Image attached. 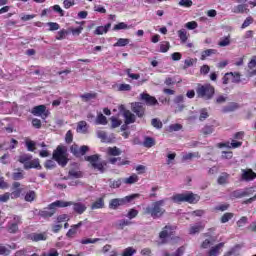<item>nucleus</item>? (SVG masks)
<instances>
[{
	"mask_svg": "<svg viewBox=\"0 0 256 256\" xmlns=\"http://www.w3.org/2000/svg\"><path fill=\"white\" fill-rule=\"evenodd\" d=\"M163 205H165V200L156 201L145 208V214L150 215L152 219H159L165 214Z\"/></svg>",
	"mask_w": 256,
	"mask_h": 256,
	"instance_id": "nucleus-1",
	"label": "nucleus"
},
{
	"mask_svg": "<svg viewBox=\"0 0 256 256\" xmlns=\"http://www.w3.org/2000/svg\"><path fill=\"white\" fill-rule=\"evenodd\" d=\"M199 199L201 197L197 194H194L193 192H186V193H181V194H174L171 197V200L174 203H190V204H195L199 203Z\"/></svg>",
	"mask_w": 256,
	"mask_h": 256,
	"instance_id": "nucleus-2",
	"label": "nucleus"
},
{
	"mask_svg": "<svg viewBox=\"0 0 256 256\" xmlns=\"http://www.w3.org/2000/svg\"><path fill=\"white\" fill-rule=\"evenodd\" d=\"M53 160L58 162V165H61V167H65L69 163L67 148L63 145L57 146L53 152Z\"/></svg>",
	"mask_w": 256,
	"mask_h": 256,
	"instance_id": "nucleus-3",
	"label": "nucleus"
},
{
	"mask_svg": "<svg viewBox=\"0 0 256 256\" xmlns=\"http://www.w3.org/2000/svg\"><path fill=\"white\" fill-rule=\"evenodd\" d=\"M196 94L200 99L209 101V99H213V95H215V87L211 84H198Z\"/></svg>",
	"mask_w": 256,
	"mask_h": 256,
	"instance_id": "nucleus-4",
	"label": "nucleus"
},
{
	"mask_svg": "<svg viewBox=\"0 0 256 256\" xmlns=\"http://www.w3.org/2000/svg\"><path fill=\"white\" fill-rule=\"evenodd\" d=\"M85 159L92 165L94 169H97L101 173H103L107 167V162L101 161L100 156L97 154L88 156Z\"/></svg>",
	"mask_w": 256,
	"mask_h": 256,
	"instance_id": "nucleus-5",
	"label": "nucleus"
},
{
	"mask_svg": "<svg viewBox=\"0 0 256 256\" xmlns=\"http://www.w3.org/2000/svg\"><path fill=\"white\" fill-rule=\"evenodd\" d=\"M139 194H132L130 196H126L124 198H116L112 199L109 203L110 209H117V207H121V205H125L126 203H131L134 199H138Z\"/></svg>",
	"mask_w": 256,
	"mask_h": 256,
	"instance_id": "nucleus-6",
	"label": "nucleus"
},
{
	"mask_svg": "<svg viewBox=\"0 0 256 256\" xmlns=\"http://www.w3.org/2000/svg\"><path fill=\"white\" fill-rule=\"evenodd\" d=\"M118 110L121 113V115H123L124 123H126V125H131L135 123L137 117L130 110H126L125 105H120L118 107Z\"/></svg>",
	"mask_w": 256,
	"mask_h": 256,
	"instance_id": "nucleus-7",
	"label": "nucleus"
},
{
	"mask_svg": "<svg viewBox=\"0 0 256 256\" xmlns=\"http://www.w3.org/2000/svg\"><path fill=\"white\" fill-rule=\"evenodd\" d=\"M175 229H177V227L175 226H171V225H166L163 230L159 233V238L161 239L160 244L163 245V243H166L165 239L167 237H171V235H173Z\"/></svg>",
	"mask_w": 256,
	"mask_h": 256,
	"instance_id": "nucleus-8",
	"label": "nucleus"
},
{
	"mask_svg": "<svg viewBox=\"0 0 256 256\" xmlns=\"http://www.w3.org/2000/svg\"><path fill=\"white\" fill-rule=\"evenodd\" d=\"M19 225H21V216H13V219L7 225L8 233H17Z\"/></svg>",
	"mask_w": 256,
	"mask_h": 256,
	"instance_id": "nucleus-9",
	"label": "nucleus"
},
{
	"mask_svg": "<svg viewBox=\"0 0 256 256\" xmlns=\"http://www.w3.org/2000/svg\"><path fill=\"white\" fill-rule=\"evenodd\" d=\"M255 75H256V56L251 58L246 68V77H248V79H250L251 77H255Z\"/></svg>",
	"mask_w": 256,
	"mask_h": 256,
	"instance_id": "nucleus-10",
	"label": "nucleus"
},
{
	"mask_svg": "<svg viewBox=\"0 0 256 256\" xmlns=\"http://www.w3.org/2000/svg\"><path fill=\"white\" fill-rule=\"evenodd\" d=\"M85 222H87V219H85V221H80L77 224L72 225L68 230V232L66 233V237H68L69 239H72V237H75L80 227H83V225H85Z\"/></svg>",
	"mask_w": 256,
	"mask_h": 256,
	"instance_id": "nucleus-11",
	"label": "nucleus"
},
{
	"mask_svg": "<svg viewBox=\"0 0 256 256\" xmlns=\"http://www.w3.org/2000/svg\"><path fill=\"white\" fill-rule=\"evenodd\" d=\"M21 187V183L14 182L12 184V192L10 193L11 199H19L21 197V193H23V188Z\"/></svg>",
	"mask_w": 256,
	"mask_h": 256,
	"instance_id": "nucleus-12",
	"label": "nucleus"
},
{
	"mask_svg": "<svg viewBox=\"0 0 256 256\" xmlns=\"http://www.w3.org/2000/svg\"><path fill=\"white\" fill-rule=\"evenodd\" d=\"M131 110L137 115V117H143V115H145V107H143L141 102L132 103Z\"/></svg>",
	"mask_w": 256,
	"mask_h": 256,
	"instance_id": "nucleus-13",
	"label": "nucleus"
},
{
	"mask_svg": "<svg viewBox=\"0 0 256 256\" xmlns=\"http://www.w3.org/2000/svg\"><path fill=\"white\" fill-rule=\"evenodd\" d=\"M241 171L242 181H253V179H256V173L252 169H242Z\"/></svg>",
	"mask_w": 256,
	"mask_h": 256,
	"instance_id": "nucleus-14",
	"label": "nucleus"
},
{
	"mask_svg": "<svg viewBox=\"0 0 256 256\" xmlns=\"http://www.w3.org/2000/svg\"><path fill=\"white\" fill-rule=\"evenodd\" d=\"M140 97H141L142 101H144L146 103V105H149V106L159 105L157 98L153 97L147 93L140 94Z\"/></svg>",
	"mask_w": 256,
	"mask_h": 256,
	"instance_id": "nucleus-15",
	"label": "nucleus"
},
{
	"mask_svg": "<svg viewBox=\"0 0 256 256\" xmlns=\"http://www.w3.org/2000/svg\"><path fill=\"white\" fill-rule=\"evenodd\" d=\"M47 107L45 105H39L32 109V115H35L36 117H41L42 119H45L47 117V114L45 113Z\"/></svg>",
	"mask_w": 256,
	"mask_h": 256,
	"instance_id": "nucleus-16",
	"label": "nucleus"
},
{
	"mask_svg": "<svg viewBox=\"0 0 256 256\" xmlns=\"http://www.w3.org/2000/svg\"><path fill=\"white\" fill-rule=\"evenodd\" d=\"M109 163H111L112 165H117L118 167H123V165H131V161L123 159L121 157L110 158Z\"/></svg>",
	"mask_w": 256,
	"mask_h": 256,
	"instance_id": "nucleus-17",
	"label": "nucleus"
},
{
	"mask_svg": "<svg viewBox=\"0 0 256 256\" xmlns=\"http://www.w3.org/2000/svg\"><path fill=\"white\" fill-rule=\"evenodd\" d=\"M73 211L78 215H83L84 212L87 211V206L81 202L74 203L73 202Z\"/></svg>",
	"mask_w": 256,
	"mask_h": 256,
	"instance_id": "nucleus-18",
	"label": "nucleus"
},
{
	"mask_svg": "<svg viewBox=\"0 0 256 256\" xmlns=\"http://www.w3.org/2000/svg\"><path fill=\"white\" fill-rule=\"evenodd\" d=\"M32 159H33V156L31 154H22L19 156L18 161L24 164V169H27V165H29Z\"/></svg>",
	"mask_w": 256,
	"mask_h": 256,
	"instance_id": "nucleus-19",
	"label": "nucleus"
},
{
	"mask_svg": "<svg viewBox=\"0 0 256 256\" xmlns=\"http://www.w3.org/2000/svg\"><path fill=\"white\" fill-rule=\"evenodd\" d=\"M215 245V239L213 237L206 238L200 245L201 249H210Z\"/></svg>",
	"mask_w": 256,
	"mask_h": 256,
	"instance_id": "nucleus-20",
	"label": "nucleus"
},
{
	"mask_svg": "<svg viewBox=\"0 0 256 256\" xmlns=\"http://www.w3.org/2000/svg\"><path fill=\"white\" fill-rule=\"evenodd\" d=\"M105 207V199L98 198L94 203L91 205L92 211H95L96 209H103Z\"/></svg>",
	"mask_w": 256,
	"mask_h": 256,
	"instance_id": "nucleus-21",
	"label": "nucleus"
},
{
	"mask_svg": "<svg viewBox=\"0 0 256 256\" xmlns=\"http://www.w3.org/2000/svg\"><path fill=\"white\" fill-rule=\"evenodd\" d=\"M109 29H111V23H108L105 26H98L94 33L95 35H103L104 33H107L109 31Z\"/></svg>",
	"mask_w": 256,
	"mask_h": 256,
	"instance_id": "nucleus-22",
	"label": "nucleus"
},
{
	"mask_svg": "<svg viewBox=\"0 0 256 256\" xmlns=\"http://www.w3.org/2000/svg\"><path fill=\"white\" fill-rule=\"evenodd\" d=\"M217 50L216 49H207L201 52V61H205L207 57H211V55H216Z\"/></svg>",
	"mask_w": 256,
	"mask_h": 256,
	"instance_id": "nucleus-23",
	"label": "nucleus"
},
{
	"mask_svg": "<svg viewBox=\"0 0 256 256\" xmlns=\"http://www.w3.org/2000/svg\"><path fill=\"white\" fill-rule=\"evenodd\" d=\"M199 157H201V156L199 155L198 152L184 153L182 155V161H191L192 159H195V158L199 159Z\"/></svg>",
	"mask_w": 256,
	"mask_h": 256,
	"instance_id": "nucleus-24",
	"label": "nucleus"
},
{
	"mask_svg": "<svg viewBox=\"0 0 256 256\" xmlns=\"http://www.w3.org/2000/svg\"><path fill=\"white\" fill-rule=\"evenodd\" d=\"M137 181H139L137 174H132L130 177L122 179V183L126 185H133V183H137Z\"/></svg>",
	"mask_w": 256,
	"mask_h": 256,
	"instance_id": "nucleus-25",
	"label": "nucleus"
},
{
	"mask_svg": "<svg viewBox=\"0 0 256 256\" xmlns=\"http://www.w3.org/2000/svg\"><path fill=\"white\" fill-rule=\"evenodd\" d=\"M26 169H41V164L39 162V158L30 160V162L28 164H26Z\"/></svg>",
	"mask_w": 256,
	"mask_h": 256,
	"instance_id": "nucleus-26",
	"label": "nucleus"
},
{
	"mask_svg": "<svg viewBox=\"0 0 256 256\" xmlns=\"http://www.w3.org/2000/svg\"><path fill=\"white\" fill-rule=\"evenodd\" d=\"M232 13H249V9L247 5L240 4L232 9Z\"/></svg>",
	"mask_w": 256,
	"mask_h": 256,
	"instance_id": "nucleus-27",
	"label": "nucleus"
},
{
	"mask_svg": "<svg viewBox=\"0 0 256 256\" xmlns=\"http://www.w3.org/2000/svg\"><path fill=\"white\" fill-rule=\"evenodd\" d=\"M24 199L28 203H33V201H35V199H37V193H35V191H33V190H30L26 193Z\"/></svg>",
	"mask_w": 256,
	"mask_h": 256,
	"instance_id": "nucleus-28",
	"label": "nucleus"
},
{
	"mask_svg": "<svg viewBox=\"0 0 256 256\" xmlns=\"http://www.w3.org/2000/svg\"><path fill=\"white\" fill-rule=\"evenodd\" d=\"M219 47H229L231 45V36H225L220 38V41L218 42Z\"/></svg>",
	"mask_w": 256,
	"mask_h": 256,
	"instance_id": "nucleus-29",
	"label": "nucleus"
},
{
	"mask_svg": "<svg viewBox=\"0 0 256 256\" xmlns=\"http://www.w3.org/2000/svg\"><path fill=\"white\" fill-rule=\"evenodd\" d=\"M248 195H251V189L237 190L234 192V197H237L238 199H241V197H247Z\"/></svg>",
	"mask_w": 256,
	"mask_h": 256,
	"instance_id": "nucleus-30",
	"label": "nucleus"
},
{
	"mask_svg": "<svg viewBox=\"0 0 256 256\" xmlns=\"http://www.w3.org/2000/svg\"><path fill=\"white\" fill-rule=\"evenodd\" d=\"M203 229H205V226H203L202 224L193 225L189 229V234L195 235V233H199L200 231H203Z\"/></svg>",
	"mask_w": 256,
	"mask_h": 256,
	"instance_id": "nucleus-31",
	"label": "nucleus"
},
{
	"mask_svg": "<svg viewBox=\"0 0 256 256\" xmlns=\"http://www.w3.org/2000/svg\"><path fill=\"white\" fill-rule=\"evenodd\" d=\"M87 129H89V127L87 126V122L85 121H80L78 122V126H77V133H87Z\"/></svg>",
	"mask_w": 256,
	"mask_h": 256,
	"instance_id": "nucleus-32",
	"label": "nucleus"
},
{
	"mask_svg": "<svg viewBox=\"0 0 256 256\" xmlns=\"http://www.w3.org/2000/svg\"><path fill=\"white\" fill-rule=\"evenodd\" d=\"M31 239L32 241H47V234L46 233L32 234Z\"/></svg>",
	"mask_w": 256,
	"mask_h": 256,
	"instance_id": "nucleus-33",
	"label": "nucleus"
},
{
	"mask_svg": "<svg viewBox=\"0 0 256 256\" xmlns=\"http://www.w3.org/2000/svg\"><path fill=\"white\" fill-rule=\"evenodd\" d=\"M197 63V58H187L184 60L183 69H189V67H193Z\"/></svg>",
	"mask_w": 256,
	"mask_h": 256,
	"instance_id": "nucleus-34",
	"label": "nucleus"
},
{
	"mask_svg": "<svg viewBox=\"0 0 256 256\" xmlns=\"http://www.w3.org/2000/svg\"><path fill=\"white\" fill-rule=\"evenodd\" d=\"M178 37H179L181 43H187V39H189V36L187 35V30H185V29L179 30Z\"/></svg>",
	"mask_w": 256,
	"mask_h": 256,
	"instance_id": "nucleus-35",
	"label": "nucleus"
},
{
	"mask_svg": "<svg viewBox=\"0 0 256 256\" xmlns=\"http://www.w3.org/2000/svg\"><path fill=\"white\" fill-rule=\"evenodd\" d=\"M53 205H56V207H71L73 205V202L69 201H63V200H57L55 202H53Z\"/></svg>",
	"mask_w": 256,
	"mask_h": 256,
	"instance_id": "nucleus-36",
	"label": "nucleus"
},
{
	"mask_svg": "<svg viewBox=\"0 0 256 256\" xmlns=\"http://www.w3.org/2000/svg\"><path fill=\"white\" fill-rule=\"evenodd\" d=\"M143 145H144L145 147H147L148 149H150V147H154V145H155V139H154V138H151V137H149V136H146V137L144 138Z\"/></svg>",
	"mask_w": 256,
	"mask_h": 256,
	"instance_id": "nucleus-37",
	"label": "nucleus"
},
{
	"mask_svg": "<svg viewBox=\"0 0 256 256\" xmlns=\"http://www.w3.org/2000/svg\"><path fill=\"white\" fill-rule=\"evenodd\" d=\"M107 153L108 155H112L113 157H119V155H121V149L117 147H110L107 149Z\"/></svg>",
	"mask_w": 256,
	"mask_h": 256,
	"instance_id": "nucleus-38",
	"label": "nucleus"
},
{
	"mask_svg": "<svg viewBox=\"0 0 256 256\" xmlns=\"http://www.w3.org/2000/svg\"><path fill=\"white\" fill-rule=\"evenodd\" d=\"M130 40L127 38H120L118 41L113 45L114 47H125L129 45Z\"/></svg>",
	"mask_w": 256,
	"mask_h": 256,
	"instance_id": "nucleus-39",
	"label": "nucleus"
},
{
	"mask_svg": "<svg viewBox=\"0 0 256 256\" xmlns=\"http://www.w3.org/2000/svg\"><path fill=\"white\" fill-rule=\"evenodd\" d=\"M101 241L99 238H84L80 241L82 245H89V244H95L97 242Z\"/></svg>",
	"mask_w": 256,
	"mask_h": 256,
	"instance_id": "nucleus-40",
	"label": "nucleus"
},
{
	"mask_svg": "<svg viewBox=\"0 0 256 256\" xmlns=\"http://www.w3.org/2000/svg\"><path fill=\"white\" fill-rule=\"evenodd\" d=\"M229 179V174L227 173H222L219 177H218V185H226L227 181Z\"/></svg>",
	"mask_w": 256,
	"mask_h": 256,
	"instance_id": "nucleus-41",
	"label": "nucleus"
},
{
	"mask_svg": "<svg viewBox=\"0 0 256 256\" xmlns=\"http://www.w3.org/2000/svg\"><path fill=\"white\" fill-rule=\"evenodd\" d=\"M96 125H107V117L103 114H99L95 120Z\"/></svg>",
	"mask_w": 256,
	"mask_h": 256,
	"instance_id": "nucleus-42",
	"label": "nucleus"
},
{
	"mask_svg": "<svg viewBox=\"0 0 256 256\" xmlns=\"http://www.w3.org/2000/svg\"><path fill=\"white\" fill-rule=\"evenodd\" d=\"M110 120H111L112 129H117V127H120V125L122 123L121 120L119 118L115 117V116H112L110 118Z\"/></svg>",
	"mask_w": 256,
	"mask_h": 256,
	"instance_id": "nucleus-43",
	"label": "nucleus"
},
{
	"mask_svg": "<svg viewBox=\"0 0 256 256\" xmlns=\"http://www.w3.org/2000/svg\"><path fill=\"white\" fill-rule=\"evenodd\" d=\"M239 249H240L239 246H235V247L232 248L230 251L226 252V253L224 254V256H239V255H240Z\"/></svg>",
	"mask_w": 256,
	"mask_h": 256,
	"instance_id": "nucleus-44",
	"label": "nucleus"
},
{
	"mask_svg": "<svg viewBox=\"0 0 256 256\" xmlns=\"http://www.w3.org/2000/svg\"><path fill=\"white\" fill-rule=\"evenodd\" d=\"M179 7H186V9H189L190 7H193V1L191 0H180L178 2Z\"/></svg>",
	"mask_w": 256,
	"mask_h": 256,
	"instance_id": "nucleus-45",
	"label": "nucleus"
},
{
	"mask_svg": "<svg viewBox=\"0 0 256 256\" xmlns=\"http://www.w3.org/2000/svg\"><path fill=\"white\" fill-rule=\"evenodd\" d=\"M152 127H155V129H163V122L157 118H153L151 120Z\"/></svg>",
	"mask_w": 256,
	"mask_h": 256,
	"instance_id": "nucleus-46",
	"label": "nucleus"
},
{
	"mask_svg": "<svg viewBox=\"0 0 256 256\" xmlns=\"http://www.w3.org/2000/svg\"><path fill=\"white\" fill-rule=\"evenodd\" d=\"M121 29H131V26L127 25L125 22H120L113 28L114 31H121Z\"/></svg>",
	"mask_w": 256,
	"mask_h": 256,
	"instance_id": "nucleus-47",
	"label": "nucleus"
},
{
	"mask_svg": "<svg viewBox=\"0 0 256 256\" xmlns=\"http://www.w3.org/2000/svg\"><path fill=\"white\" fill-rule=\"evenodd\" d=\"M135 253H137V250H135V248L128 247V248L124 249L122 256H133V255H135Z\"/></svg>",
	"mask_w": 256,
	"mask_h": 256,
	"instance_id": "nucleus-48",
	"label": "nucleus"
},
{
	"mask_svg": "<svg viewBox=\"0 0 256 256\" xmlns=\"http://www.w3.org/2000/svg\"><path fill=\"white\" fill-rule=\"evenodd\" d=\"M181 129H183V126L181 124H171L169 127H168V131L169 133H173L175 131H181Z\"/></svg>",
	"mask_w": 256,
	"mask_h": 256,
	"instance_id": "nucleus-49",
	"label": "nucleus"
},
{
	"mask_svg": "<svg viewBox=\"0 0 256 256\" xmlns=\"http://www.w3.org/2000/svg\"><path fill=\"white\" fill-rule=\"evenodd\" d=\"M170 47H171V45L169 44V42L164 41L160 44V52L167 53L169 51Z\"/></svg>",
	"mask_w": 256,
	"mask_h": 256,
	"instance_id": "nucleus-50",
	"label": "nucleus"
},
{
	"mask_svg": "<svg viewBox=\"0 0 256 256\" xmlns=\"http://www.w3.org/2000/svg\"><path fill=\"white\" fill-rule=\"evenodd\" d=\"M230 76L233 77L232 83H239L241 81V74L239 72H230Z\"/></svg>",
	"mask_w": 256,
	"mask_h": 256,
	"instance_id": "nucleus-51",
	"label": "nucleus"
},
{
	"mask_svg": "<svg viewBox=\"0 0 256 256\" xmlns=\"http://www.w3.org/2000/svg\"><path fill=\"white\" fill-rule=\"evenodd\" d=\"M183 253H185V247H180L176 250L174 254L166 253L165 256H183Z\"/></svg>",
	"mask_w": 256,
	"mask_h": 256,
	"instance_id": "nucleus-52",
	"label": "nucleus"
},
{
	"mask_svg": "<svg viewBox=\"0 0 256 256\" xmlns=\"http://www.w3.org/2000/svg\"><path fill=\"white\" fill-rule=\"evenodd\" d=\"M233 219V213H225L221 217V223H228V221H231Z\"/></svg>",
	"mask_w": 256,
	"mask_h": 256,
	"instance_id": "nucleus-53",
	"label": "nucleus"
},
{
	"mask_svg": "<svg viewBox=\"0 0 256 256\" xmlns=\"http://www.w3.org/2000/svg\"><path fill=\"white\" fill-rule=\"evenodd\" d=\"M71 218L67 214H61L57 217V223H65V221H69Z\"/></svg>",
	"mask_w": 256,
	"mask_h": 256,
	"instance_id": "nucleus-54",
	"label": "nucleus"
},
{
	"mask_svg": "<svg viewBox=\"0 0 256 256\" xmlns=\"http://www.w3.org/2000/svg\"><path fill=\"white\" fill-rule=\"evenodd\" d=\"M225 101H227V95H218L215 99V103L218 105L225 103Z\"/></svg>",
	"mask_w": 256,
	"mask_h": 256,
	"instance_id": "nucleus-55",
	"label": "nucleus"
},
{
	"mask_svg": "<svg viewBox=\"0 0 256 256\" xmlns=\"http://www.w3.org/2000/svg\"><path fill=\"white\" fill-rule=\"evenodd\" d=\"M137 215H139V211H137L136 209H130L126 217H128V219H135Z\"/></svg>",
	"mask_w": 256,
	"mask_h": 256,
	"instance_id": "nucleus-56",
	"label": "nucleus"
},
{
	"mask_svg": "<svg viewBox=\"0 0 256 256\" xmlns=\"http://www.w3.org/2000/svg\"><path fill=\"white\" fill-rule=\"evenodd\" d=\"M11 199V193L6 192L5 194L0 195V203H7Z\"/></svg>",
	"mask_w": 256,
	"mask_h": 256,
	"instance_id": "nucleus-57",
	"label": "nucleus"
},
{
	"mask_svg": "<svg viewBox=\"0 0 256 256\" xmlns=\"http://www.w3.org/2000/svg\"><path fill=\"white\" fill-rule=\"evenodd\" d=\"M71 153H73V155H75V157H79L80 156V148L77 145H72L70 148Z\"/></svg>",
	"mask_w": 256,
	"mask_h": 256,
	"instance_id": "nucleus-58",
	"label": "nucleus"
},
{
	"mask_svg": "<svg viewBox=\"0 0 256 256\" xmlns=\"http://www.w3.org/2000/svg\"><path fill=\"white\" fill-rule=\"evenodd\" d=\"M209 117V112H207V109H201L200 110V121H205Z\"/></svg>",
	"mask_w": 256,
	"mask_h": 256,
	"instance_id": "nucleus-59",
	"label": "nucleus"
},
{
	"mask_svg": "<svg viewBox=\"0 0 256 256\" xmlns=\"http://www.w3.org/2000/svg\"><path fill=\"white\" fill-rule=\"evenodd\" d=\"M126 73H127L128 77H130V79H132L134 81H137L141 77V75H139V74L131 73V69H127Z\"/></svg>",
	"mask_w": 256,
	"mask_h": 256,
	"instance_id": "nucleus-60",
	"label": "nucleus"
},
{
	"mask_svg": "<svg viewBox=\"0 0 256 256\" xmlns=\"http://www.w3.org/2000/svg\"><path fill=\"white\" fill-rule=\"evenodd\" d=\"M203 135H211L213 133V126H204L202 128Z\"/></svg>",
	"mask_w": 256,
	"mask_h": 256,
	"instance_id": "nucleus-61",
	"label": "nucleus"
},
{
	"mask_svg": "<svg viewBox=\"0 0 256 256\" xmlns=\"http://www.w3.org/2000/svg\"><path fill=\"white\" fill-rule=\"evenodd\" d=\"M81 99H83V101H91V99H95V94L92 93H86L81 95Z\"/></svg>",
	"mask_w": 256,
	"mask_h": 256,
	"instance_id": "nucleus-62",
	"label": "nucleus"
},
{
	"mask_svg": "<svg viewBox=\"0 0 256 256\" xmlns=\"http://www.w3.org/2000/svg\"><path fill=\"white\" fill-rule=\"evenodd\" d=\"M118 91H131V85L129 84H119Z\"/></svg>",
	"mask_w": 256,
	"mask_h": 256,
	"instance_id": "nucleus-63",
	"label": "nucleus"
},
{
	"mask_svg": "<svg viewBox=\"0 0 256 256\" xmlns=\"http://www.w3.org/2000/svg\"><path fill=\"white\" fill-rule=\"evenodd\" d=\"M26 147L28 151H31V152L35 151V142L31 140L26 141Z\"/></svg>",
	"mask_w": 256,
	"mask_h": 256,
	"instance_id": "nucleus-64",
	"label": "nucleus"
}]
</instances>
